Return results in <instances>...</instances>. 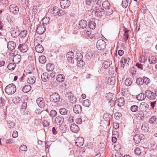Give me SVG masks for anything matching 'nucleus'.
Here are the masks:
<instances>
[{
	"instance_id": "obj_37",
	"label": "nucleus",
	"mask_w": 157,
	"mask_h": 157,
	"mask_svg": "<svg viewBox=\"0 0 157 157\" xmlns=\"http://www.w3.org/2000/svg\"><path fill=\"white\" fill-rule=\"evenodd\" d=\"M59 112L61 114L64 115L67 114L68 113V110L66 108H63L59 109Z\"/></svg>"
},
{
	"instance_id": "obj_44",
	"label": "nucleus",
	"mask_w": 157,
	"mask_h": 157,
	"mask_svg": "<svg viewBox=\"0 0 157 157\" xmlns=\"http://www.w3.org/2000/svg\"><path fill=\"white\" fill-rule=\"evenodd\" d=\"M15 124V123L11 121H8L7 125L9 128H14Z\"/></svg>"
},
{
	"instance_id": "obj_11",
	"label": "nucleus",
	"mask_w": 157,
	"mask_h": 157,
	"mask_svg": "<svg viewBox=\"0 0 157 157\" xmlns=\"http://www.w3.org/2000/svg\"><path fill=\"white\" fill-rule=\"evenodd\" d=\"M45 29H46L44 25H38L36 29V32L38 34H42L44 32Z\"/></svg>"
},
{
	"instance_id": "obj_1",
	"label": "nucleus",
	"mask_w": 157,
	"mask_h": 157,
	"mask_svg": "<svg viewBox=\"0 0 157 157\" xmlns=\"http://www.w3.org/2000/svg\"><path fill=\"white\" fill-rule=\"evenodd\" d=\"M16 86L13 84H10L7 86L5 88V91L8 94H12L16 91Z\"/></svg>"
},
{
	"instance_id": "obj_19",
	"label": "nucleus",
	"mask_w": 157,
	"mask_h": 157,
	"mask_svg": "<svg viewBox=\"0 0 157 157\" xmlns=\"http://www.w3.org/2000/svg\"><path fill=\"white\" fill-rule=\"evenodd\" d=\"M16 46L15 43L12 41H9L7 44L8 48L11 51L14 49L15 48Z\"/></svg>"
},
{
	"instance_id": "obj_21",
	"label": "nucleus",
	"mask_w": 157,
	"mask_h": 157,
	"mask_svg": "<svg viewBox=\"0 0 157 157\" xmlns=\"http://www.w3.org/2000/svg\"><path fill=\"white\" fill-rule=\"evenodd\" d=\"M116 103L119 106H123L124 103V98L123 97L120 98L116 101Z\"/></svg>"
},
{
	"instance_id": "obj_40",
	"label": "nucleus",
	"mask_w": 157,
	"mask_h": 157,
	"mask_svg": "<svg viewBox=\"0 0 157 157\" xmlns=\"http://www.w3.org/2000/svg\"><path fill=\"white\" fill-rule=\"evenodd\" d=\"M103 7L105 9L109 8L110 7V4L107 1H104L102 4Z\"/></svg>"
},
{
	"instance_id": "obj_26",
	"label": "nucleus",
	"mask_w": 157,
	"mask_h": 157,
	"mask_svg": "<svg viewBox=\"0 0 157 157\" xmlns=\"http://www.w3.org/2000/svg\"><path fill=\"white\" fill-rule=\"evenodd\" d=\"M65 79V76L63 75L59 74L57 75L56 80L58 82H63Z\"/></svg>"
},
{
	"instance_id": "obj_6",
	"label": "nucleus",
	"mask_w": 157,
	"mask_h": 157,
	"mask_svg": "<svg viewBox=\"0 0 157 157\" xmlns=\"http://www.w3.org/2000/svg\"><path fill=\"white\" fill-rule=\"evenodd\" d=\"M145 94L147 97L150 100H154L156 98L155 93L150 90L146 91Z\"/></svg>"
},
{
	"instance_id": "obj_33",
	"label": "nucleus",
	"mask_w": 157,
	"mask_h": 157,
	"mask_svg": "<svg viewBox=\"0 0 157 157\" xmlns=\"http://www.w3.org/2000/svg\"><path fill=\"white\" fill-rule=\"evenodd\" d=\"M149 61L151 63L153 64L157 62V60L156 58L153 56L150 57Z\"/></svg>"
},
{
	"instance_id": "obj_64",
	"label": "nucleus",
	"mask_w": 157,
	"mask_h": 157,
	"mask_svg": "<svg viewBox=\"0 0 157 157\" xmlns=\"http://www.w3.org/2000/svg\"><path fill=\"white\" fill-rule=\"evenodd\" d=\"M20 104L21 105V108H23L24 109H26L27 107V103L25 101H22V103H20Z\"/></svg>"
},
{
	"instance_id": "obj_62",
	"label": "nucleus",
	"mask_w": 157,
	"mask_h": 157,
	"mask_svg": "<svg viewBox=\"0 0 157 157\" xmlns=\"http://www.w3.org/2000/svg\"><path fill=\"white\" fill-rule=\"evenodd\" d=\"M19 149L21 151H26L27 150V148L26 146L25 145H21Z\"/></svg>"
},
{
	"instance_id": "obj_30",
	"label": "nucleus",
	"mask_w": 157,
	"mask_h": 157,
	"mask_svg": "<svg viewBox=\"0 0 157 157\" xmlns=\"http://www.w3.org/2000/svg\"><path fill=\"white\" fill-rule=\"evenodd\" d=\"M112 64V62L110 60L106 61L103 63V66L105 68H107L109 67Z\"/></svg>"
},
{
	"instance_id": "obj_41",
	"label": "nucleus",
	"mask_w": 157,
	"mask_h": 157,
	"mask_svg": "<svg viewBox=\"0 0 157 157\" xmlns=\"http://www.w3.org/2000/svg\"><path fill=\"white\" fill-rule=\"evenodd\" d=\"M157 120V118L155 116H153L151 117L149 119V122L150 124H153L155 123Z\"/></svg>"
},
{
	"instance_id": "obj_52",
	"label": "nucleus",
	"mask_w": 157,
	"mask_h": 157,
	"mask_svg": "<svg viewBox=\"0 0 157 157\" xmlns=\"http://www.w3.org/2000/svg\"><path fill=\"white\" fill-rule=\"evenodd\" d=\"M26 109L21 108L20 112L21 114L23 115H28V113L27 111L25 109Z\"/></svg>"
},
{
	"instance_id": "obj_57",
	"label": "nucleus",
	"mask_w": 157,
	"mask_h": 157,
	"mask_svg": "<svg viewBox=\"0 0 157 157\" xmlns=\"http://www.w3.org/2000/svg\"><path fill=\"white\" fill-rule=\"evenodd\" d=\"M110 116L111 115L110 114L107 113L104 114L103 116V118L104 120L105 121H107L108 119L110 118Z\"/></svg>"
},
{
	"instance_id": "obj_61",
	"label": "nucleus",
	"mask_w": 157,
	"mask_h": 157,
	"mask_svg": "<svg viewBox=\"0 0 157 157\" xmlns=\"http://www.w3.org/2000/svg\"><path fill=\"white\" fill-rule=\"evenodd\" d=\"M121 114L119 113H116L114 114V116L116 120H118L121 117Z\"/></svg>"
},
{
	"instance_id": "obj_4",
	"label": "nucleus",
	"mask_w": 157,
	"mask_h": 157,
	"mask_svg": "<svg viewBox=\"0 0 157 157\" xmlns=\"http://www.w3.org/2000/svg\"><path fill=\"white\" fill-rule=\"evenodd\" d=\"M64 121V118L63 117L58 116L56 117L55 119L54 123L57 125H59V129L63 131L62 126L63 125L62 124Z\"/></svg>"
},
{
	"instance_id": "obj_31",
	"label": "nucleus",
	"mask_w": 157,
	"mask_h": 157,
	"mask_svg": "<svg viewBox=\"0 0 157 157\" xmlns=\"http://www.w3.org/2000/svg\"><path fill=\"white\" fill-rule=\"evenodd\" d=\"M21 57L19 55H15L13 58V60L17 63L19 62L21 60Z\"/></svg>"
},
{
	"instance_id": "obj_34",
	"label": "nucleus",
	"mask_w": 157,
	"mask_h": 157,
	"mask_svg": "<svg viewBox=\"0 0 157 157\" xmlns=\"http://www.w3.org/2000/svg\"><path fill=\"white\" fill-rule=\"evenodd\" d=\"M132 80L131 78H128L125 80L124 83L127 86H129L132 84Z\"/></svg>"
},
{
	"instance_id": "obj_59",
	"label": "nucleus",
	"mask_w": 157,
	"mask_h": 157,
	"mask_svg": "<svg viewBox=\"0 0 157 157\" xmlns=\"http://www.w3.org/2000/svg\"><path fill=\"white\" fill-rule=\"evenodd\" d=\"M141 129L144 132H147L148 131V127L146 124H144L142 126Z\"/></svg>"
},
{
	"instance_id": "obj_29",
	"label": "nucleus",
	"mask_w": 157,
	"mask_h": 157,
	"mask_svg": "<svg viewBox=\"0 0 157 157\" xmlns=\"http://www.w3.org/2000/svg\"><path fill=\"white\" fill-rule=\"evenodd\" d=\"M108 83L109 85H113L114 84L116 80L115 77H112L108 78Z\"/></svg>"
},
{
	"instance_id": "obj_54",
	"label": "nucleus",
	"mask_w": 157,
	"mask_h": 157,
	"mask_svg": "<svg viewBox=\"0 0 157 157\" xmlns=\"http://www.w3.org/2000/svg\"><path fill=\"white\" fill-rule=\"evenodd\" d=\"M134 152L136 155H139L141 153V150L139 147H136L134 150Z\"/></svg>"
},
{
	"instance_id": "obj_48",
	"label": "nucleus",
	"mask_w": 157,
	"mask_h": 157,
	"mask_svg": "<svg viewBox=\"0 0 157 157\" xmlns=\"http://www.w3.org/2000/svg\"><path fill=\"white\" fill-rule=\"evenodd\" d=\"M15 67V65L12 63H9L7 66V68L9 70H13Z\"/></svg>"
},
{
	"instance_id": "obj_53",
	"label": "nucleus",
	"mask_w": 157,
	"mask_h": 157,
	"mask_svg": "<svg viewBox=\"0 0 157 157\" xmlns=\"http://www.w3.org/2000/svg\"><path fill=\"white\" fill-rule=\"evenodd\" d=\"M57 115V112L54 110H52L50 113V116L52 117H54Z\"/></svg>"
},
{
	"instance_id": "obj_25",
	"label": "nucleus",
	"mask_w": 157,
	"mask_h": 157,
	"mask_svg": "<svg viewBox=\"0 0 157 157\" xmlns=\"http://www.w3.org/2000/svg\"><path fill=\"white\" fill-rule=\"evenodd\" d=\"M35 50L37 52L41 53L43 52L44 49L41 45L39 44L36 46Z\"/></svg>"
},
{
	"instance_id": "obj_43",
	"label": "nucleus",
	"mask_w": 157,
	"mask_h": 157,
	"mask_svg": "<svg viewBox=\"0 0 157 157\" xmlns=\"http://www.w3.org/2000/svg\"><path fill=\"white\" fill-rule=\"evenodd\" d=\"M113 94L110 92L107 94L106 97L107 100L108 101L113 100Z\"/></svg>"
},
{
	"instance_id": "obj_13",
	"label": "nucleus",
	"mask_w": 157,
	"mask_h": 157,
	"mask_svg": "<svg viewBox=\"0 0 157 157\" xmlns=\"http://www.w3.org/2000/svg\"><path fill=\"white\" fill-rule=\"evenodd\" d=\"M18 48L20 52L22 53H25L28 50V46L26 44H20L18 47Z\"/></svg>"
},
{
	"instance_id": "obj_45",
	"label": "nucleus",
	"mask_w": 157,
	"mask_h": 157,
	"mask_svg": "<svg viewBox=\"0 0 157 157\" xmlns=\"http://www.w3.org/2000/svg\"><path fill=\"white\" fill-rule=\"evenodd\" d=\"M136 83L138 85H141L144 84L143 78H139L136 80Z\"/></svg>"
},
{
	"instance_id": "obj_5",
	"label": "nucleus",
	"mask_w": 157,
	"mask_h": 157,
	"mask_svg": "<svg viewBox=\"0 0 157 157\" xmlns=\"http://www.w3.org/2000/svg\"><path fill=\"white\" fill-rule=\"evenodd\" d=\"M100 6H98V7H95L96 12L95 14L96 16H97L100 17H102L105 13V10L104 9L102 8H99Z\"/></svg>"
},
{
	"instance_id": "obj_35",
	"label": "nucleus",
	"mask_w": 157,
	"mask_h": 157,
	"mask_svg": "<svg viewBox=\"0 0 157 157\" xmlns=\"http://www.w3.org/2000/svg\"><path fill=\"white\" fill-rule=\"evenodd\" d=\"M50 21V18L49 17H46L44 18L42 20L43 25L44 26L47 25L49 23Z\"/></svg>"
},
{
	"instance_id": "obj_17",
	"label": "nucleus",
	"mask_w": 157,
	"mask_h": 157,
	"mask_svg": "<svg viewBox=\"0 0 157 157\" xmlns=\"http://www.w3.org/2000/svg\"><path fill=\"white\" fill-rule=\"evenodd\" d=\"M50 78V75L47 73H43L41 75V78L44 82H46L48 81Z\"/></svg>"
},
{
	"instance_id": "obj_18",
	"label": "nucleus",
	"mask_w": 157,
	"mask_h": 157,
	"mask_svg": "<svg viewBox=\"0 0 157 157\" xmlns=\"http://www.w3.org/2000/svg\"><path fill=\"white\" fill-rule=\"evenodd\" d=\"M78 25L80 28L84 29L87 27V22L85 20H82L79 21Z\"/></svg>"
},
{
	"instance_id": "obj_49",
	"label": "nucleus",
	"mask_w": 157,
	"mask_h": 157,
	"mask_svg": "<svg viewBox=\"0 0 157 157\" xmlns=\"http://www.w3.org/2000/svg\"><path fill=\"white\" fill-rule=\"evenodd\" d=\"M138 106L136 105L132 106L130 108L131 111L132 112H136L138 110Z\"/></svg>"
},
{
	"instance_id": "obj_51",
	"label": "nucleus",
	"mask_w": 157,
	"mask_h": 157,
	"mask_svg": "<svg viewBox=\"0 0 157 157\" xmlns=\"http://www.w3.org/2000/svg\"><path fill=\"white\" fill-rule=\"evenodd\" d=\"M113 12V10L112 9H110V7L109 8L106 9V10L105 11L106 14L107 15H110L112 14Z\"/></svg>"
},
{
	"instance_id": "obj_14",
	"label": "nucleus",
	"mask_w": 157,
	"mask_h": 157,
	"mask_svg": "<svg viewBox=\"0 0 157 157\" xmlns=\"http://www.w3.org/2000/svg\"><path fill=\"white\" fill-rule=\"evenodd\" d=\"M84 142V140L82 137H78L76 140V145L78 147H80L83 145Z\"/></svg>"
},
{
	"instance_id": "obj_3",
	"label": "nucleus",
	"mask_w": 157,
	"mask_h": 157,
	"mask_svg": "<svg viewBox=\"0 0 157 157\" xmlns=\"http://www.w3.org/2000/svg\"><path fill=\"white\" fill-rule=\"evenodd\" d=\"M60 99V96L57 93H53L50 95V100L52 102L56 103L59 101Z\"/></svg>"
},
{
	"instance_id": "obj_50",
	"label": "nucleus",
	"mask_w": 157,
	"mask_h": 157,
	"mask_svg": "<svg viewBox=\"0 0 157 157\" xmlns=\"http://www.w3.org/2000/svg\"><path fill=\"white\" fill-rule=\"evenodd\" d=\"M85 64V63L82 60L77 61V65L78 66L81 67Z\"/></svg>"
},
{
	"instance_id": "obj_23",
	"label": "nucleus",
	"mask_w": 157,
	"mask_h": 157,
	"mask_svg": "<svg viewBox=\"0 0 157 157\" xmlns=\"http://www.w3.org/2000/svg\"><path fill=\"white\" fill-rule=\"evenodd\" d=\"M19 31L17 29H12L11 32V34L12 36L15 37L19 35Z\"/></svg>"
},
{
	"instance_id": "obj_42",
	"label": "nucleus",
	"mask_w": 157,
	"mask_h": 157,
	"mask_svg": "<svg viewBox=\"0 0 157 157\" xmlns=\"http://www.w3.org/2000/svg\"><path fill=\"white\" fill-rule=\"evenodd\" d=\"M129 0H122V6L124 8H126L128 4Z\"/></svg>"
},
{
	"instance_id": "obj_16",
	"label": "nucleus",
	"mask_w": 157,
	"mask_h": 157,
	"mask_svg": "<svg viewBox=\"0 0 157 157\" xmlns=\"http://www.w3.org/2000/svg\"><path fill=\"white\" fill-rule=\"evenodd\" d=\"M59 9L57 7L55 6L50 10V13L54 16H58Z\"/></svg>"
},
{
	"instance_id": "obj_60",
	"label": "nucleus",
	"mask_w": 157,
	"mask_h": 157,
	"mask_svg": "<svg viewBox=\"0 0 157 157\" xmlns=\"http://www.w3.org/2000/svg\"><path fill=\"white\" fill-rule=\"evenodd\" d=\"M73 114H71L70 115L69 118L68 119V121L70 123L73 122L74 120V117L73 116Z\"/></svg>"
},
{
	"instance_id": "obj_22",
	"label": "nucleus",
	"mask_w": 157,
	"mask_h": 157,
	"mask_svg": "<svg viewBox=\"0 0 157 157\" xmlns=\"http://www.w3.org/2000/svg\"><path fill=\"white\" fill-rule=\"evenodd\" d=\"M36 78L33 76H29L27 79V81L28 83L30 84H33L36 82Z\"/></svg>"
},
{
	"instance_id": "obj_9",
	"label": "nucleus",
	"mask_w": 157,
	"mask_h": 157,
	"mask_svg": "<svg viewBox=\"0 0 157 157\" xmlns=\"http://www.w3.org/2000/svg\"><path fill=\"white\" fill-rule=\"evenodd\" d=\"M70 2L68 0H62L60 2L61 7L63 9L67 8L70 6Z\"/></svg>"
},
{
	"instance_id": "obj_38",
	"label": "nucleus",
	"mask_w": 157,
	"mask_h": 157,
	"mask_svg": "<svg viewBox=\"0 0 157 157\" xmlns=\"http://www.w3.org/2000/svg\"><path fill=\"white\" fill-rule=\"evenodd\" d=\"M27 33V31L26 30H22L20 33H19V35L21 38H23L26 36Z\"/></svg>"
},
{
	"instance_id": "obj_15",
	"label": "nucleus",
	"mask_w": 157,
	"mask_h": 157,
	"mask_svg": "<svg viewBox=\"0 0 157 157\" xmlns=\"http://www.w3.org/2000/svg\"><path fill=\"white\" fill-rule=\"evenodd\" d=\"M82 108L79 105H76L73 107V111L76 114H79L82 111Z\"/></svg>"
},
{
	"instance_id": "obj_28",
	"label": "nucleus",
	"mask_w": 157,
	"mask_h": 157,
	"mask_svg": "<svg viewBox=\"0 0 157 157\" xmlns=\"http://www.w3.org/2000/svg\"><path fill=\"white\" fill-rule=\"evenodd\" d=\"M54 68V65L52 63H48L46 66V69L48 71H52Z\"/></svg>"
},
{
	"instance_id": "obj_47",
	"label": "nucleus",
	"mask_w": 157,
	"mask_h": 157,
	"mask_svg": "<svg viewBox=\"0 0 157 157\" xmlns=\"http://www.w3.org/2000/svg\"><path fill=\"white\" fill-rule=\"evenodd\" d=\"M13 102L15 104H17L22 103V101L19 100V98H15L13 100Z\"/></svg>"
},
{
	"instance_id": "obj_63",
	"label": "nucleus",
	"mask_w": 157,
	"mask_h": 157,
	"mask_svg": "<svg viewBox=\"0 0 157 157\" xmlns=\"http://www.w3.org/2000/svg\"><path fill=\"white\" fill-rule=\"evenodd\" d=\"M32 11L34 14H36L37 12V6L35 5L33 6V9H32Z\"/></svg>"
},
{
	"instance_id": "obj_36",
	"label": "nucleus",
	"mask_w": 157,
	"mask_h": 157,
	"mask_svg": "<svg viewBox=\"0 0 157 157\" xmlns=\"http://www.w3.org/2000/svg\"><path fill=\"white\" fill-rule=\"evenodd\" d=\"M39 62L41 63H44L46 61V59L45 57L44 56H41L39 57Z\"/></svg>"
},
{
	"instance_id": "obj_39",
	"label": "nucleus",
	"mask_w": 157,
	"mask_h": 157,
	"mask_svg": "<svg viewBox=\"0 0 157 157\" xmlns=\"http://www.w3.org/2000/svg\"><path fill=\"white\" fill-rule=\"evenodd\" d=\"M143 79L144 83L146 85H148L151 82L150 79L149 78L145 76L143 77Z\"/></svg>"
},
{
	"instance_id": "obj_32",
	"label": "nucleus",
	"mask_w": 157,
	"mask_h": 157,
	"mask_svg": "<svg viewBox=\"0 0 157 157\" xmlns=\"http://www.w3.org/2000/svg\"><path fill=\"white\" fill-rule=\"evenodd\" d=\"M141 140V139L139 135L136 134L133 137V140L136 144L139 143Z\"/></svg>"
},
{
	"instance_id": "obj_7",
	"label": "nucleus",
	"mask_w": 157,
	"mask_h": 157,
	"mask_svg": "<svg viewBox=\"0 0 157 157\" xmlns=\"http://www.w3.org/2000/svg\"><path fill=\"white\" fill-rule=\"evenodd\" d=\"M9 10L14 14H17L19 11L18 7L16 5L12 4L10 6Z\"/></svg>"
},
{
	"instance_id": "obj_56",
	"label": "nucleus",
	"mask_w": 157,
	"mask_h": 157,
	"mask_svg": "<svg viewBox=\"0 0 157 157\" xmlns=\"http://www.w3.org/2000/svg\"><path fill=\"white\" fill-rule=\"evenodd\" d=\"M82 55L81 54V53H77L76 58V60L77 61L81 60L82 59Z\"/></svg>"
},
{
	"instance_id": "obj_10",
	"label": "nucleus",
	"mask_w": 157,
	"mask_h": 157,
	"mask_svg": "<svg viewBox=\"0 0 157 157\" xmlns=\"http://www.w3.org/2000/svg\"><path fill=\"white\" fill-rule=\"evenodd\" d=\"M67 95L68 96V99L71 103L72 104L75 103L77 98L73 94L70 92H68L67 94Z\"/></svg>"
},
{
	"instance_id": "obj_8",
	"label": "nucleus",
	"mask_w": 157,
	"mask_h": 157,
	"mask_svg": "<svg viewBox=\"0 0 157 157\" xmlns=\"http://www.w3.org/2000/svg\"><path fill=\"white\" fill-rule=\"evenodd\" d=\"M74 54L72 52H68L66 55V57L70 63H74Z\"/></svg>"
},
{
	"instance_id": "obj_58",
	"label": "nucleus",
	"mask_w": 157,
	"mask_h": 157,
	"mask_svg": "<svg viewBox=\"0 0 157 157\" xmlns=\"http://www.w3.org/2000/svg\"><path fill=\"white\" fill-rule=\"evenodd\" d=\"M66 11L65 10H60L59 8V13L58 16H60L64 14H65Z\"/></svg>"
},
{
	"instance_id": "obj_46",
	"label": "nucleus",
	"mask_w": 157,
	"mask_h": 157,
	"mask_svg": "<svg viewBox=\"0 0 157 157\" xmlns=\"http://www.w3.org/2000/svg\"><path fill=\"white\" fill-rule=\"evenodd\" d=\"M96 25V24L94 21H91L88 24L89 27L92 29H93L95 28Z\"/></svg>"
},
{
	"instance_id": "obj_55",
	"label": "nucleus",
	"mask_w": 157,
	"mask_h": 157,
	"mask_svg": "<svg viewBox=\"0 0 157 157\" xmlns=\"http://www.w3.org/2000/svg\"><path fill=\"white\" fill-rule=\"evenodd\" d=\"M82 104L84 106L88 107L90 105V101L89 100H86L84 101Z\"/></svg>"
},
{
	"instance_id": "obj_12",
	"label": "nucleus",
	"mask_w": 157,
	"mask_h": 157,
	"mask_svg": "<svg viewBox=\"0 0 157 157\" xmlns=\"http://www.w3.org/2000/svg\"><path fill=\"white\" fill-rule=\"evenodd\" d=\"M36 101L38 105L40 108L44 107L45 105V103L43 98H39L37 99Z\"/></svg>"
},
{
	"instance_id": "obj_2",
	"label": "nucleus",
	"mask_w": 157,
	"mask_h": 157,
	"mask_svg": "<svg viewBox=\"0 0 157 157\" xmlns=\"http://www.w3.org/2000/svg\"><path fill=\"white\" fill-rule=\"evenodd\" d=\"M106 46V42L103 40H99L97 42V48L100 50H104Z\"/></svg>"
},
{
	"instance_id": "obj_20",
	"label": "nucleus",
	"mask_w": 157,
	"mask_h": 157,
	"mask_svg": "<svg viewBox=\"0 0 157 157\" xmlns=\"http://www.w3.org/2000/svg\"><path fill=\"white\" fill-rule=\"evenodd\" d=\"M70 128L71 130L74 132H77L79 130V128L78 126L75 124H71Z\"/></svg>"
},
{
	"instance_id": "obj_27",
	"label": "nucleus",
	"mask_w": 157,
	"mask_h": 157,
	"mask_svg": "<svg viewBox=\"0 0 157 157\" xmlns=\"http://www.w3.org/2000/svg\"><path fill=\"white\" fill-rule=\"evenodd\" d=\"M31 89V86L27 85L25 86L22 88V91L24 93H26L29 91Z\"/></svg>"
},
{
	"instance_id": "obj_24",
	"label": "nucleus",
	"mask_w": 157,
	"mask_h": 157,
	"mask_svg": "<svg viewBox=\"0 0 157 157\" xmlns=\"http://www.w3.org/2000/svg\"><path fill=\"white\" fill-rule=\"evenodd\" d=\"M146 95V94L141 93L136 96V98L138 100L142 101L144 100L145 98Z\"/></svg>"
}]
</instances>
